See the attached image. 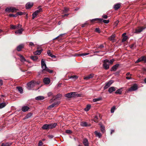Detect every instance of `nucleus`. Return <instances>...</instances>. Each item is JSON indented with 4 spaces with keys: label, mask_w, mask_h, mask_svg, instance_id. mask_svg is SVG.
<instances>
[{
    "label": "nucleus",
    "mask_w": 146,
    "mask_h": 146,
    "mask_svg": "<svg viewBox=\"0 0 146 146\" xmlns=\"http://www.w3.org/2000/svg\"><path fill=\"white\" fill-rule=\"evenodd\" d=\"M102 17L105 19H106L108 18V16L107 15H103Z\"/></svg>",
    "instance_id": "nucleus-62"
},
{
    "label": "nucleus",
    "mask_w": 146,
    "mask_h": 146,
    "mask_svg": "<svg viewBox=\"0 0 146 146\" xmlns=\"http://www.w3.org/2000/svg\"><path fill=\"white\" fill-rule=\"evenodd\" d=\"M120 4L117 3L114 5V8L115 10H117L120 8Z\"/></svg>",
    "instance_id": "nucleus-25"
},
{
    "label": "nucleus",
    "mask_w": 146,
    "mask_h": 146,
    "mask_svg": "<svg viewBox=\"0 0 146 146\" xmlns=\"http://www.w3.org/2000/svg\"><path fill=\"white\" fill-rule=\"evenodd\" d=\"M113 82V81L112 80H110L108 82L106 83V85L104 87V89H106L109 87L111 84Z\"/></svg>",
    "instance_id": "nucleus-9"
},
{
    "label": "nucleus",
    "mask_w": 146,
    "mask_h": 146,
    "mask_svg": "<svg viewBox=\"0 0 146 146\" xmlns=\"http://www.w3.org/2000/svg\"><path fill=\"white\" fill-rule=\"evenodd\" d=\"M60 103L59 101H57L53 103L52 104H54L53 106L55 107L57 106Z\"/></svg>",
    "instance_id": "nucleus-42"
},
{
    "label": "nucleus",
    "mask_w": 146,
    "mask_h": 146,
    "mask_svg": "<svg viewBox=\"0 0 146 146\" xmlns=\"http://www.w3.org/2000/svg\"><path fill=\"white\" fill-rule=\"evenodd\" d=\"M35 85H36L39 84L40 83V81H38L37 82L35 81Z\"/></svg>",
    "instance_id": "nucleus-57"
},
{
    "label": "nucleus",
    "mask_w": 146,
    "mask_h": 146,
    "mask_svg": "<svg viewBox=\"0 0 146 146\" xmlns=\"http://www.w3.org/2000/svg\"><path fill=\"white\" fill-rule=\"evenodd\" d=\"M54 104H52L51 105L49 106L48 108V110H50L53 108L54 107V106H53Z\"/></svg>",
    "instance_id": "nucleus-48"
},
{
    "label": "nucleus",
    "mask_w": 146,
    "mask_h": 146,
    "mask_svg": "<svg viewBox=\"0 0 146 146\" xmlns=\"http://www.w3.org/2000/svg\"><path fill=\"white\" fill-rule=\"evenodd\" d=\"M19 56L20 58V60L21 62H24L26 61V60L25 58L21 54H19Z\"/></svg>",
    "instance_id": "nucleus-18"
},
{
    "label": "nucleus",
    "mask_w": 146,
    "mask_h": 146,
    "mask_svg": "<svg viewBox=\"0 0 146 146\" xmlns=\"http://www.w3.org/2000/svg\"><path fill=\"white\" fill-rule=\"evenodd\" d=\"M137 89V86L136 84H134L133 86L129 89V91L132 92L135 91Z\"/></svg>",
    "instance_id": "nucleus-8"
},
{
    "label": "nucleus",
    "mask_w": 146,
    "mask_h": 146,
    "mask_svg": "<svg viewBox=\"0 0 146 146\" xmlns=\"http://www.w3.org/2000/svg\"><path fill=\"white\" fill-rule=\"evenodd\" d=\"M30 58L34 61H35L38 59V57L36 56H31Z\"/></svg>",
    "instance_id": "nucleus-39"
},
{
    "label": "nucleus",
    "mask_w": 146,
    "mask_h": 146,
    "mask_svg": "<svg viewBox=\"0 0 146 146\" xmlns=\"http://www.w3.org/2000/svg\"><path fill=\"white\" fill-rule=\"evenodd\" d=\"M24 45L23 44H21L18 46L17 47V51H20L21 50L22 48H23Z\"/></svg>",
    "instance_id": "nucleus-15"
},
{
    "label": "nucleus",
    "mask_w": 146,
    "mask_h": 146,
    "mask_svg": "<svg viewBox=\"0 0 146 146\" xmlns=\"http://www.w3.org/2000/svg\"><path fill=\"white\" fill-rule=\"evenodd\" d=\"M48 137L49 139H51L54 137V136L52 135H48Z\"/></svg>",
    "instance_id": "nucleus-58"
},
{
    "label": "nucleus",
    "mask_w": 146,
    "mask_h": 146,
    "mask_svg": "<svg viewBox=\"0 0 146 146\" xmlns=\"http://www.w3.org/2000/svg\"><path fill=\"white\" fill-rule=\"evenodd\" d=\"M33 3L32 2H28L27 3L25 7L26 9H29L31 8L33 6Z\"/></svg>",
    "instance_id": "nucleus-11"
},
{
    "label": "nucleus",
    "mask_w": 146,
    "mask_h": 146,
    "mask_svg": "<svg viewBox=\"0 0 146 146\" xmlns=\"http://www.w3.org/2000/svg\"><path fill=\"white\" fill-rule=\"evenodd\" d=\"M119 64H117L113 66L111 68V71H115L117 69L119 66Z\"/></svg>",
    "instance_id": "nucleus-13"
},
{
    "label": "nucleus",
    "mask_w": 146,
    "mask_h": 146,
    "mask_svg": "<svg viewBox=\"0 0 146 146\" xmlns=\"http://www.w3.org/2000/svg\"><path fill=\"white\" fill-rule=\"evenodd\" d=\"M91 107L90 105H87L86 107L84 109L85 111H88L90 108Z\"/></svg>",
    "instance_id": "nucleus-34"
},
{
    "label": "nucleus",
    "mask_w": 146,
    "mask_h": 146,
    "mask_svg": "<svg viewBox=\"0 0 146 146\" xmlns=\"http://www.w3.org/2000/svg\"><path fill=\"white\" fill-rule=\"evenodd\" d=\"M11 143H7L5 144L3 143L1 146H10L11 144Z\"/></svg>",
    "instance_id": "nucleus-36"
},
{
    "label": "nucleus",
    "mask_w": 146,
    "mask_h": 146,
    "mask_svg": "<svg viewBox=\"0 0 146 146\" xmlns=\"http://www.w3.org/2000/svg\"><path fill=\"white\" fill-rule=\"evenodd\" d=\"M78 77L76 76H71L70 77V78H73L75 80L76 78H78Z\"/></svg>",
    "instance_id": "nucleus-50"
},
{
    "label": "nucleus",
    "mask_w": 146,
    "mask_h": 146,
    "mask_svg": "<svg viewBox=\"0 0 146 146\" xmlns=\"http://www.w3.org/2000/svg\"><path fill=\"white\" fill-rule=\"evenodd\" d=\"M99 116L98 114L95 115L94 117V121L96 122H98V117Z\"/></svg>",
    "instance_id": "nucleus-30"
},
{
    "label": "nucleus",
    "mask_w": 146,
    "mask_h": 146,
    "mask_svg": "<svg viewBox=\"0 0 146 146\" xmlns=\"http://www.w3.org/2000/svg\"><path fill=\"white\" fill-rule=\"evenodd\" d=\"M17 10V9L15 7H11L6 8L5 9V11L8 12H13Z\"/></svg>",
    "instance_id": "nucleus-7"
},
{
    "label": "nucleus",
    "mask_w": 146,
    "mask_h": 146,
    "mask_svg": "<svg viewBox=\"0 0 146 146\" xmlns=\"http://www.w3.org/2000/svg\"><path fill=\"white\" fill-rule=\"evenodd\" d=\"M17 13L15 15H13V14H10L9 15V16L10 17H17Z\"/></svg>",
    "instance_id": "nucleus-49"
},
{
    "label": "nucleus",
    "mask_w": 146,
    "mask_h": 146,
    "mask_svg": "<svg viewBox=\"0 0 146 146\" xmlns=\"http://www.w3.org/2000/svg\"><path fill=\"white\" fill-rule=\"evenodd\" d=\"M41 68L42 69L41 72L42 73L44 74L45 72H48L49 73H51L53 72V71L50 70L46 67L45 61L44 59H42L41 60Z\"/></svg>",
    "instance_id": "nucleus-1"
},
{
    "label": "nucleus",
    "mask_w": 146,
    "mask_h": 146,
    "mask_svg": "<svg viewBox=\"0 0 146 146\" xmlns=\"http://www.w3.org/2000/svg\"><path fill=\"white\" fill-rule=\"evenodd\" d=\"M10 29H17L16 25H10Z\"/></svg>",
    "instance_id": "nucleus-37"
},
{
    "label": "nucleus",
    "mask_w": 146,
    "mask_h": 146,
    "mask_svg": "<svg viewBox=\"0 0 146 146\" xmlns=\"http://www.w3.org/2000/svg\"><path fill=\"white\" fill-rule=\"evenodd\" d=\"M115 106H113V107H112L111 110V113H113L114 111L115 110Z\"/></svg>",
    "instance_id": "nucleus-47"
},
{
    "label": "nucleus",
    "mask_w": 146,
    "mask_h": 146,
    "mask_svg": "<svg viewBox=\"0 0 146 146\" xmlns=\"http://www.w3.org/2000/svg\"><path fill=\"white\" fill-rule=\"evenodd\" d=\"M42 51V49L41 50H37L34 52V54L36 55H40Z\"/></svg>",
    "instance_id": "nucleus-29"
},
{
    "label": "nucleus",
    "mask_w": 146,
    "mask_h": 146,
    "mask_svg": "<svg viewBox=\"0 0 146 146\" xmlns=\"http://www.w3.org/2000/svg\"><path fill=\"white\" fill-rule=\"evenodd\" d=\"M115 89L114 87H110L108 90V92L110 93H111L115 91Z\"/></svg>",
    "instance_id": "nucleus-22"
},
{
    "label": "nucleus",
    "mask_w": 146,
    "mask_h": 146,
    "mask_svg": "<svg viewBox=\"0 0 146 146\" xmlns=\"http://www.w3.org/2000/svg\"><path fill=\"white\" fill-rule=\"evenodd\" d=\"M128 38V36H125L123 37V38L122 39L123 42H124Z\"/></svg>",
    "instance_id": "nucleus-46"
},
{
    "label": "nucleus",
    "mask_w": 146,
    "mask_h": 146,
    "mask_svg": "<svg viewBox=\"0 0 146 146\" xmlns=\"http://www.w3.org/2000/svg\"><path fill=\"white\" fill-rule=\"evenodd\" d=\"M23 31V29L21 28L15 31V34H19V35L21 34L22 33Z\"/></svg>",
    "instance_id": "nucleus-17"
},
{
    "label": "nucleus",
    "mask_w": 146,
    "mask_h": 146,
    "mask_svg": "<svg viewBox=\"0 0 146 146\" xmlns=\"http://www.w3.org/2000/svg\"><path fill=\"white\" fill-rule=\"evenodd\" d=\"M114 60L113 59H112L110 60V61H109V62L108 63L110 64H112L113 62L114 61Z\"/></svg>",
    "instance_id": "nucleus-54"
},
{
    "label": "nucleus",
    "mask_w": 146,
    "mask_h": 146,
    "mask_svg": "<svg viewBox=\"0 0 146 146\" xmlns=\"http://www.w3.org/2000/svg\"><path fill=\"white\" fill-rule=\"evenodd\" d=\"M96 136L98 137L99 138H100L102 136L101 133L100 132H98L97 131H96L94 132Z\"/></svg>",
    "instance_id": "nucleus-27"
},
{
    "label": "nucleus",
    "mask_w": 146,
    "mask_h": 146,
    "mask_svg": "<svg viewBox=\"0 0 146 146\" xmlns=\"http://www.w3.org/2000/svg\"><path fill=\"white\" fill-rule=\"evenodd\" d=\"M17 15H21L23 14H25V12H22L20 11L17 13Z\"/></svg>",
    "instance_id": "nucleus-43"
},
{
    "label": "nucleus",
    "mask_w": 146,
    "mask_h": 146,
    "mask_svg": "<svg viewBox=\"0 0 146 146\" xmlns=\"http://www.w3.org/2000/svg\"><path fill=\"white\" fill-rule=\"evenodd\" d=\"M88 25V23H87V22H85L84 24L82 25L81 27H85V26Z\"/></svg>",
    "instance_id": "nucleus-52"
},
{
    "label": "nucleus",
    "mask_w": 146,
    "mask_h": 146,
    "mask_svg": "<svg viewBox=\"0 0 146 146\" xmlns=\"http://www.w3.org/2000/svg\"><path fill=\"white\" fill-rule=\"evenodd\" d=\"M96 31L98 33H100V32L99 28H96Z\"/></svg>",
    "instance_id": "nucleus-63"
},
{
    "label": "nucleus",
    "mask_w": 146,
    "mask_h": 146,
    "mask_svg": "<svg viewBox=\"0 0 146 146\" xmlns=\"http://www.w3.org/2000/svg\"><path fill=\"white\" fill-rule=\"evenodd\" d=\"M48 97H50L51 96H52L53 97H54V96L53 95V94L51 92H48Z\"/></svg>",
    "instance_id": "nucleus-53"
},
{
    "label": "nucleus",
    "mask_w": 146,
    "mask_h": 146,
    "mask_svg": "<svg viewBox=\"0 0 146 146\" xmlns=\"http://www.w3.org/2000/svg\"><path fill=\"white\" fill-rule=\"evenodd\" d=\"M38 10H36V11H36V13H38V14L40 13V12H42V9L41 8H40V7H38Z\"/></svg>",
    "instance_id": "nucleus-38"
},
{
    "label": "nucleus",
    "mask_w": 146,
    "mask_h": 146,
    "mask_svg": "<svg viewBox=\"0 0 146 146\" xmlns=\"http://www.w3.org/2000/svg\"><path fill=\"white\" fill-rule=\"evenodd\" d=\"M146 62V57L143 56L140 58L136 61L135 63H137L141 61Z\"/></svg>",
    "instance_id": "nucleus-10"
},
{
    "label": "nucleus",
    "mask_w": 146,
    "mask_h": 146,
    "mask_svg": "<svg viewBox=\"0 0 146 146\" xmlns=\"http://www.w3.org/2000/svg\"><path fill=\"white\" fill-rule=\"evenodd\" d=\"M16 26L17 27V29H18L21 28L22 27V25L20 24H18L17 25H16Z\"/></svg>",
    "instance_id": "nucleus-61"
},
{
    "label": "nucleus",
    "mask_w": 146,
    "mask_h": 146,
    "mask_svg": "<svg viewBox=\"0 0 146 146\" xmlns=\"http://www.w3.org/2000/svg\"><path fill=\"white\" fill-rule=\"evenodd\" d=\"M102 19V20L101 21H100V23L103 22L105 24H108L109 22V20H103Z\"/></svg>",
    "instance_id": "nucleus-35"
},
{
    "label": "nucleus",
    "mask_w": 146,
    "mask_h": 146,
    "mask_svg": "<svg viewBox=\"0 0 146 146\" xmlns=\"http://www.w3.org/2000/svg\"><path fill=\"white\" fill-rule=\"evenodd\" d=\"M27 88L29 90H31L32 88L36 86L35 83V81H31L28 83L27 84Z\"/></svg>",
    "instance_id": "nucleus-3"
},
{
    "label": "nucleus",
    "mask_w": 146,
    "mask_h": 146,
    "mask_svg": "<svg viewBox=\"0 0 146 146\" xmlns=\"http://www.w3.org/2000/svg\"><path fill=\"white\" fill-rule=\"evenodd\" d=\"M17 89L18 90V91L20 92V94H22L23 92V90L22 88L20 86H17L16 87Z\"/></svg>",
    "instance_id": "nucleus-26"
},
{
    "label": "nucleus",
    "mask_w": 146,
    "mask_h": 146,
    "mask_svg": "<svg viewBox=\"0 0 146 146\" xmlns=\"http://www.w3.org/2000/svg\"><path fill=\"white\" fill-rule=\"evenodd\" d=\"M102 20V19L95 18V19H93L90 20V21L92 22H94L95 21H99V23H100V21H101Z\"/></svg>",
    "instance_id": "nucleus-31"
},
{
    "label": "nucleus",
    "mask_w": 146,
    "mask_h": 146,
    "mask_svg": "<svg viewBox=\"0 0 146 146\" xmlns=\"http://www.w3.org/2000/svg\"><path fill=\"white\" fill-rule=\"evenodd\" d=\"M44 99V97L42 96H39L35 98V100H43Z\"/></svg>",
    "instance_id": "nucleus-20"
},
{
    "label": "nucleus",
    "mask_w": 146,
    "mask_h": 146,
    "mask_svg": "<svg viewBox=\"0 0 146 146\" xmlns=\"http://www.w3.org/2000/svg\"><path fill=\"white\" fill-rule=\"evenodd\" d=\"M104 45L102 44H101L100 45H99L98 47V48L101 49L102 48H104Z\"/></svg>",
    "instance_id": "nucleus-55"
},
{
    "label": "nucleus",
    "mask_w": 146,
    "mask_h": 146,
    "mask_svg": "<svg viewBox=\"0 0 146 146\" xmlns=\"http://www.w3.org/2000/svg\"><path fill=\"white\" fill-rule=\"evenodd\" d=\"M76 95V92H73L68 93L65 95V96L68 98L75 97Z\"/></svg>",
    "instance_id": "nucleus-4"
},
{
    "label": "nucleus",
    "mask_w": 146,
    "mask_h": 146,
    "mask_svg": "<svg viewBox=\"0 0 146 146\" xmlns=\"http://www.w3.org/2000/svg\"><path fill=\"white\" fill-rule=\"evenodd\" d=\"M29 109V108L28 106H25L22 107L21 110L23 112H26L28 111Z\"/></svg>",
    "instance_id": "nucleus-16"
},
{
    "label": "nucleus",
    "mask_w": 146,
    "mask_h": 146,
    "mask_svg": "<svg viewBox=\"0 0 146 146\" xmlns=\"http://www.w3.org/2000/svg\"><path fill=\"white\" fill-rule=\"evenodd\" d=\"M38 14L36 11L34 12L32 14L33 19L35 18Z\"/></svg>",
    "instance_id": "nucleus-41"
},
{
    "label": "nucleus",
    "mask_w": 146,
    "mask_h": 146,
    "mask_svg": "<svg viewBox=\"0 0 146 146\" xmlns=\"http://www.w3.org/2000/svg\"><path fill=\"white\" fill-rule=\"evenodd\" d=\"M66 132L67 133H72V131L69 130H66Z\"/></svg>",
    "instance_id": "nucleus-59"
},
{
    "label": "nucleus",
    "mask_w": 146,
    "mask_h": 146,
    "mask_svg": "<svg viewBox=\"0 0 146 146\" xmlns=\"http://www.w3.org/2000/svg\"><path fill=\"white\" fill-rule=\"evenodd\" d=\"M135 45L134 44H132L130 48H133L135 47Z\"/></svg>",
    "instance_id": "nucleus-64"
},
{
    "label": "nucleus",
    "mask_w": 146,
    "mask_h": 146,
    "mask_svg": "<svg viewBox=\"0 0 146 146\" xmlns=\"http://www.w3.org/2000/svg\"><path fill=\"white\" fill-rule=\"evenodd\" d=\"M80 125L82 127H86L88 126L87 123L85 122H82L80 123Z\"/></svg>",
    "instance_id": "nucleus-32"
},
{
    "label": "nucleus",
    "mask_w": 146,
    "mask_h": 146,
    "mask_svg": "<svg viewBox=\"0 0 146 146\" xmlns=\"http://www.w3.org/2000/svg\"><path fill=\"white\" fill-rule=\"evenodd\" d=\"M47 54L49 56L51 57L52 58H56V56L55 55H54L51 53L50 52V50H48V51Z\"/></svg>",
    "instance_id": "nucleus-21"
},
{
    "label": "nucleus",
    "mask_w": 146,
    "mask_h": 146,
    "mask_svg": "<svg viewBox=\"0 0 146 146\" xmlns=\"http://www.w3.org/2000/svg\"><path fill=\"white\" fill-rule=\"evenodd\" d=\"M69 8H66V7H65L64 8V10L63 11L67 13V12H68V11H69Z\"/></svg>",
    "instance_id": "nucleus-51"
},
{
    "label": "nucleus",
    "mask_w": 146,
    "mask_h": 146,
    "mask_svg": "<svg viewBox=\"0 0 146 146\" xmlns=\"http://www.w3.org/2000/svg\"><path fill=\"white\" fill-rule=\"evenodd\" d=\"M7 104V103H6L5 102L0 103V109H1L4 108Z\"/></svg>",
    "instance_id": "nucleus-19"
},
{
    "label": "nucleus",
    "mask_w": 146,
    "mask_h": 146,
    "mask_svg": "<svg viewBox=\"0 0 146 146\" xmlns=\"http://www.w3.org/2000/svg\"><path fill=\"white\" fill-rule=\"evenodd\" d=\"M102 100V98L101 97H100L94 99L93 100V101L94 102H96L100 100Z\"/></svg>",
    "instance_id": "nucleus-33"
},
{
    "label": "nucleus",
    "mask_w": 146,
    "mask_h": 146,
    "mask_svg": "<svg viewBox=\"0 0 146 146\" xmlns=\"http://www.w3.org/2000/svg\"><path fill=\"white\" fill-rule=\"evenodd\" d=\"M57 125L56 123L53 124L51 123L49 124H45L42 127V128L43 129H53Z\"/></svg>",
    "instance_id": "nucleus-2"
},
{
    "label": "nucleus",
    "mask_w": 146,
    "mask_h": 146,
    "mask_svg": "<svg viewBox=\"0 0 146 146\" xmlns=\"http://www.w3.org/2000/svg\"><path fill=\"white\" fill-rule=\"evenodd\" d=\"M99 125L100 126V129L101 131L103 133H104L105 132V129L104 126L101 123L99 124Z\"/></svg>",
    "instance_id": "nucleus-23"
},
{
    "label": "nucleus",
    "mask_w": 146,
    "mask_h": 146,
    "mask_svg": "<svg viewBox=\"0 0 146 146\" xmlns=\"http://www.w3.org/2000/svg\"><path fill=\"white\" fill-rule=\"evenodd\" d=\"M89 54V53H83L82 54H80L78 55L79 56H85L87 55H88Z\"/></svg>",
    "instance_id": "nucleus-44"
},
{
    "label": "nucleus",
    "mask_w": 146,
    "mask_h": 146,
    "mask_svg": "<svg viewBox=\"0 0 146 146\" xmlns=\"http://www.w3.org/2000/svg\"><path fill=\"white\" fill-rule=\"evenodd\" d=\"M94 74H91L85 77L84 78V79L88 80L89 79L92 78Z\"/></svg>",
    "instance_id": "nucleus-24"
},
{
    "label": "nucleus",
    "mask_w": 146,
    "mask_h": 146,
    "mask_svg": "<svg viewBox=\"0 0 146 146\" xmlns=\"http://www.w3.org/2000/svg\"><path fill=\"white\" fill-rule=\"evenodd\" d=\"M43 82L45 84H48L50 82V79L48 78H45L43 80Z\"/></svg>",
    "instance_id": "nucleus-12"
},
{
    "label": "nucleus",
    "mask_w": 146,
    "mask_h": 146,
    "mask_svg": "<svg viewBox=\"0 0 146 146\" xmlns=\"http://www.w3.org/2000/svg\"><path fill=\"white\" fill-rule=\"evenodd\" d=\"M146 28V27H139L138 29H135L134 33L137 34L139 33Z\"/></svg>",
    "instance_id": "nucleus-6"
},
{
    "label": "nucleus",
    "mask_w": 146,
    "mask_h": 146,
    "mask_svg": "<svg viewBox=\"0 0 146 146\" xmlns=\"http://www.w3.org/2000/svg\"><path fill=\"white\" fill-rule=\"evenodd\" d=\"M83 143L85 146H89L88 140L87 139L85 138L83 139Z\"/></svg>",
    "instance_id": "nucleus-14"
},
{
    "label": "nucleus",
    "mask_w": 146,
    "mask_h": 146,
    "mask_svg": "<svg viewBox=\"0 0 146 146\" xmlns=\"http://www.w3.org/2000/svg\"><path fill=\"white\" fill-rule=\"evenodd\" d=\"M43 143L41 141H40L38 143V146H42Z\"/></svg>",
    "instance_id": "nucleus-56"
},
{
    "label": "nucleus",
    "mask_w": 146,
    "mask_h": 146,
    "mask_svg": "<svg viewBox=\"0 0 146 146\" xmlns=\"http://www.w3.org/2000/svg\"><path fill=\"white\" fill-rule=\"evenodd\" d=\"M109 62V60L108 59H105L104 60L103 66L106 70H107L109 68V65L107 63Z\"/></svg>",
    "instance_id": "nucleus-5"
},
{
    "label": "nucleus",
    "mask_w": 146,
    "mask_h": 146,
    "mask_svg": "<svg viewBox=\"0 0 146 146\" xmlns=\"http://www.w3.org/2000/svg\"><path fill=\"white\" fill-rule=\"evenodd\" d=\"M110 40L112 41L114 40V38L113 36H111L110 38Z\"/></svg>",
    "instance_id": "nucleus-60"
},
{
    "label": "nucleus",
    "mask_w": 146,
    "mask_h": 146,
    "mask_svg": "<svg viewBox=\"0 0 146 146\" xmlns=\"http://www.w3.org/2000/svg\"><path fill=\"white\" fill-rule=\"evenodd\" d=\"M32 114L31 113H28L23 119L25 120L29 118L30 117H31L32 116Z\"/></svg>",
    "instance_id": "nucleus-28"
},
{
    "label": "nucleus",
    "mask_w": 146,
    "mask_h": 146,
    "mask_svg": "<svg viewBox=\"0 0 146 146\" xmlns=\"http://www.w3.org/2000/svg\"><path fill=\"white\" fill-rule=\"evenodd\" d=\"M29 46L31 48H32L33 47H34L35 46V44L33 43V42H29Z\"/></svg>",
    "instance_id": "nucleus-45"
},
{
    "label": "nucleus",
    "mask_w": 146,
    "mask_h": 146,
    "mask_svg": "<svg viewBox=\"0 0 146 146\" xmlns=\"http://www.w3.org/2000/svg\"><path fill=\"white\" fill-rule=\"evenodd\" d=\"M122 91L121 89H119L117 90L115 92L116 94H121Z\"/></svg>",
    "instance_id": "nucleus-40"
}]
</instances>
